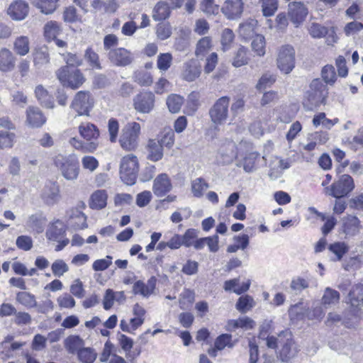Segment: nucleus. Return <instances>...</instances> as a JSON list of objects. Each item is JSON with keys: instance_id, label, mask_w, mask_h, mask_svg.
<instances>
[{"instance_id": "nucleus-28", "label": "nucleus", "mask_w": 363, "mask_h": 363, "mask_svg": "<svg viewBox=\"0 0 363 363\" xmlns=\"http://www.w3.org/2000/svg\"><path fill=\"white\" fill-rule=\"evenodd\" d=\"M69 224L75 229H84L87 228L86 216L77 209H72L69 214Z\"/></svg>"}, {"instance_id": "nucleus-50", "label": "nucleus", "mask_w": 363, "mask_h": 363, "mask_svg": "<svg viewBox=\"0 0 363 363\" xmlns=\"http://www.w3.org/2000/svg\"><path fill=\"white\" fill-rule=\"evenodd\" d=\"M133 80L139 85L143 86H149L153 82L152 74L143 69L134 72Z\"/></svg>"}, {"instance_id": "nucleus-31", "label": "nucleus", "mask_w": 363, "mask_h": 363, "mask_svg": "<svg viewBox=\"0 0 363 363\" xmlns=\"http://www.w3.org/2000/svg\"><path fill=\"white\" fill-rule=\"evenodd\" d=\"M33 65L40 69L50 62V55L47 47L36 48L33 52Z\"/></svg>"}, {"instance_id": "nucleus-26", "label": "nucleus", "mask_w": 363, "mask_h": 363, "mask_svg": "<svg viewBox=\"0 0 363 363\" xmlns=\"http://www.w3.org/2000/svg\"><path fill=\"white\" fill-rule=\"evenodd\" d=\"M147 158L153 162L160 160L163 157V148L160 141L150 139L147 144Z\"/></svg>"}, {"instance_id": "nucleus-38", "label": "nucleus", "mask_w": 363, "mask_h": 363, "mask_svg": "<svg viewBox=\"0 0 363 363\" xmlns=\"http://www.w3.org/2000/svg\"><path fill=\"white\" fill-rule=\"evenodd\" d=\"M289 167V164L286 161L275 157L270 164V172L269 175L272 178H277L282 173L283 170Z\"/></svg>"}, {"instance_id": "nucleus-51", "label": "nucleus", "mask_w": 363, "mask_h": 363, "mask_svg": "<svg viewBox=\"0 0 363 363\" xmlns=\"http://www.w3.org/2000/svg\"><path fill=\"white\" fill-rule=\"evenodd\" d=\"M195 300V293L190 289L184 290L179 296V307L182 310L189 308Z\"/></svg>"}, {"instance_id": "nucleus-22", "label": "nucleus", "mask_w": 363, "mask_h": 363, "mask_svg": "<svg viewBox=\"0 0 363 363\" xmlns=\"http://www.w3.org/2000/svg\"><path fill=\"white\" fill-rule=\"evenodd\" d=\"M78 131L80 136L85 140L86 143H99V130L94 124L90 122L82 123L78 127Z\"/></svg>"}, {"instance_id": "nucleus-21", "label": "nucleus", "mask_w": 363, "mask_h": 363, "mask_svg": "<svg viewBox=\"0 0 363 363\" xmlns=\"http://www.w3.org/2000/svg\"><path fill=\"white\" fill-rule=\"evenodd\" d=\"M308 14V9L301 2H292L289 4V16L296 26L304 21Z\"/></svg>"}, {"instance_id": "nucleus-10", "label": "nucleus", "mask_w": 363, "mask_h": 363, "mask_svg": "<svg viewBox=\"0 0 363 363\" xmlns=\"http://www.w3.org/2000/svg\"><path fill=\"white\" fill-rule=\"evenodd\" d=\"M93 104L89 93L80 91L76 94L70 107L77 113L78 116H88Z\"/></svg>"}, {"instance_id": "nucleus-24", "label": "nucleus", "mask_w": 363, "mask_h": 363, "mask_svg": "<svg viewBox=\"0 0 363 363\" xmlns=\"http://www.w3.org/2000/svg\"><path fill=\"white\" fill-rule=\"evenodd\" d=\"M65 232L66 226L65 223L57 219L49 225L45 235L49 240L59 242L65 234Z\"/></svg>"}, {"instance_id": "nucleus-3", "label": "nucleus", "mask_w": 363, "mask_h": 363, "mask_svg": "<svg viewBox=\"0 0 363 363\" xmlns=\"http://www.w3.org/2000/svg\"><path fill=\"white\" fill-rule=\"evenodd\" d=\"M54 162L66 179L74 180L77 178L79 172V165L76 155L72 154L65 156L59 154L55 157Z\"/></svg>"}, {"instance_id": "nucleus-7", "label": "nucleus", "mask_w": 363, "mask_h": 363, "mask_svg": "<svg viewBox=\"0 0 363 363\" xmlns=\"http://www.w3.org/2000/svg\"><path fill=\"white\" fill-rule=\"evenodd\" d=\"M56 75L63 86L70 87L72 89H78L85 81V78L79 69L70 72L68 66L60 68L57 71Z\"/></svg>"}, {"instance_id": "nucleus-42", "label": "nucleus", "mask_w": 363, "mask_h": 363, "mask_svg": "<svg viewBox=\"0 0 363 363\" xmlns=\"http://www.w3.org/2000/svg\"><path fill=\"white\" fill-rule=\"evenodd\" d=\"M107 194L104 190H98L91 196L90 207L95 209H101L106 206Z\"/></svg>"}, {"instance_id": "nucleus-48", "label": "nucleus", "mask_w": 363, "mask_h": 363, "mask_svg": "<svg viewBox=\"0 0 363 363\" xmlns=\"http://www.w3.org/2000/svg\"><path fill=\"white\" fill-rule=\"evenodd\" d=\"M235 40V34L230 28L223 30L220 35L221 49L223 52L229 50Z\"/></svg>"}, {"instance_id": "nucleus-34", "label": "nucleus", "mask_w": 363, "mask_h": 363, "mask_svg": "<svg viewBox=\"0 0 363 363\" xmlns=\"http://www.w3.org/2000/svg\"><path fill=\"white\" fill-rule=\"evenodd\" d=\"M62 31L60 24L56 21H48L44 26V36L48 41L56 40Z\"/></svg>"}, {"instance_id": "nucleus-15", "label": "nucleus", "mask_w": 363, "mask_h": 363, "mask_svg": "<svg viewBox=\"0 0 363 363\" xmlns=\"http://www.w3.org/2000/svg\"><path fill=\"white\" fill-rule=\"evenodd\" d=\"M201 73V66L195 59H191L182 65L181 77L182 79L191 82L199 77Z\"/></svg>"}, {"instance_id": "nucleus-57", "label": "nucleus", "mask_w": 363, "mask_h": 363, "mask_svg": "<svg viewBox=\"0 0 363 363\" xmlns=\"http://www.w3.org/2000/svg\"><path fill=\"white\" fill-rule=\"evenodd\" d=\"M208 187V184L201 178H196L191 182V191L194 196L201 197Z\"/></svg>"}, {"instance_id": "nucleus-29", "label": "nucleus", "mask_w": 363, "mask_h": 363, "mask_svg": "<svg viewBox=\"0 0 363 363\" xmlns=\"http://www.w3.org/2000/svg\"><path fill=\"white\" fill-rule=\"evenodd\" d=\"M13 49L16 55L25 56L30 52V40L28 36L20 35L15 38Z\"/></svg>"}, {"instance_id": "nucleus-14", "label": "nucleus", "mask_w": 363, "mask_h": 363, "mask_svg": "<svg viewBox=\"0 0 363 363\" xmlns=\"http://www.w3.org/2000/svg\"><path fill=\"white\" fill-rule=\"evenodd\" d=\"M29 12L28 4L23 0H15L9 6L7 14L13 21H23Z\"/></svg>"}, {"instance_id": "nucleus-25", "label": "nucleus", "mask_w": 363, "mask_h": 363, "mask_svg": "<svg viewBox=\"0 0 363 363\" xmlns=\"http://www.w3.org/2000/svg\"><path fill=\"white\" fill-rule=\"evenodd\" d=\"M257 24V21L252 18L241 23L238 28L239 35L245 40L252 38L256 33Z\"/></svg>"}, {"instance_id": "nucleus-32", "label": "nucleus", "mask_w": 363, "mask_h": 363, "mask_svg": "<svg viewBox=\"0 0 363 363\" xmlns=\"http://www.w3.org/2000/svg\"><path fill=\"white\" fill-rule=\"evenodd\" d=\"M30 3L44 14L52 13L57 7L58 0H29Z\"/></svg>"}, {"instance_id": "nucleus-17", "label": "nucleus", "mask_w": 363, "mask_h": 363, "mask_svg": "<svg viewBox=\"0 0 363 363\" xmlns=\"http://www.w3.org/2000/svg\"><path fill=\"white\" fill-rule=\"evenodd\" d=\"M172 184L169 176L162 173L156 177L153 182L152 191L155 196L162 197L169 192Z\"/></svg>"}, {"instance_id": "nucleus-20", "label": "nucleus", "mask_w": 363, "mask_h": 363, "mask_svg": "<svg viewBox=\"0 0 363 363\" xmlns=\"http://www.w3.org/2000/svg\"><path fill=\"white\" fill-rule=\"evenodd\" d=\"M46 122V118L39 108L35 106H29L26 110L27 125L30 128H40Z\"/></svg>"}, {"instance_id": "nucleus-9", "label": "nucleus", "mask_w": 363, "mask_h": 363, "mask_svg": "<svg viewBox=\"0 0 363 363\" xmlns=\"http://www.w3.org/2000/svg\"><path fill=\"white\" fill-rule=\"evenodd\" d=\"M230 98L222 96L219 98L209 111L212 123L218 126L223 125L228 117Z\"/></svg>"}, {"instance_id": "nucleus-16", "label": "nucleus", "mask_w": 363, "mask_h": 363, "mask_svg": "<svg viewBox=\"0 0 363 363\" xmlns=\"http://www.w3.org/2000/svg\"><path fill=\"white\" fill-rule=\"evenodd\" d=\"M157 281V278L154 276L151 277L147 283L142 280H138L133 284V293L135 295H140L144 298H148L154 294Z\"/></svg>"}, {"instance_id": "nucleus-59", "label": "nucleus", "mask_w": 363, "mask_h": 363, "mask_svg": "<svg viewBox=\"0 0 363 363\" xmlns=\"http://www.w3.org/2000/svg\"><path fill=\"white\" fill-rule=\"evenodd\" d=\"M308 287V280L301 277H296L294 278L290 284V288L296 293H301L303 290L306 289Z\"/></svg>"}, {"instance_id": "nucleus-41", "label": "nucleus", "mask_w": 363, "mask_h": 363, "mask_svg": "<svg viewBox=\"0 0 363 363\" xmlns=\"http://www.w3.org/2000/svg\"><path fill=\"white\" fill-rule=\"evenodd\" d=\"M340 293L330 287H327L322 296V304L325 306H331L339 303Z\"/></svg>"}, {"instance_id": "nucleus-35", "label": "nucleus", "mask_w": 363, "mask_h": 363, "mask_svg": "<svg viewBox=\"0 0 363 363\" xmlns=\"http://www.w3.org/2000/svg\"><path fill=\"white\" fill-rule=\"evenodd\" d=\"M310 89L313 91L310 95L312 104H317L323 98V91L325 90V86L320 79H313L311 84Z\"/></svg>"}, {"instance_id": "nucleus-40", "label": "nucleus", "mask_w": 363, "mask_h": 363, "mask_svg": "<svg viewBox=\"0 0 363 363\" xmlns=\"http://www.w3.org/2000/svg\"><path fill=\"white\" fill-rule=\"evenodd\" d=\"M212 38L209 36L201 38L196 43L195 55L198 57H203L212 48Z\"/></svg>"}, {"instance_id": "nucleus-61", "label": "nucleus", "mask_w": 363, "mask_h": 363, "mask_svg": "<svg viewBox=\"0 0 363 363\" xmlns=\"http://www.w3.org/2000/svg\"><path fill=\"white\" fill-rule=\"evenodd\" d=\"M200 7L203 12L208 15H216L219 12V6L214 3V0H202Z\"/></svg>"}, {"instance_id": "nucleus-47", "label": "nucleus", "mask_w": 363, "mask_h": 363, "mask_svg": "<svg viewBox=\"0 0 363 363\" xmlns=\"http://www.w3.org/2000/svg\"><path fill=\"white\" fill-rule=\"evenodd\" d=\"M298 352L296 346L291 339H287L286 343L284 344L281 350L280 356L283 361L288 360L294 357Z\"/></svg>"}, {"instance_id": "nucleus-11", "label": "nucleus", "mask_w": 363, "mask_h": 363, "mask_svg": "<svg viewBox=\"0 0 363 363\" xmlns=\"http://www.w3.org/2000/svg\"><path fill=\"white\" fill-rule=\"evenodd\" d=\"M155 96L152 91H143L133 99L135 109L142 113H150L155 107Z\"/></svg>"}, {"instance_id": "nucleus-45", "label": "nucleus", "mask_w": 363, "mask_h": 363, "mask_svg": "<svg viewBox=\"0 0 363 363\" xmlns=\"http://www.w3.org/2000/svg\"><path fill=\"white\" fill-rule=\"evenodd\" d=\"M251 48L255 55L263 57L266 53V41L262 35H256L251 43Z\"/></svg>"}, {"instance_id": "nucleus-58", "label": "nucleus", "mask_w": 363, "mask_h": 363, "mask_svg": "<svg viewBox=\"0 0 363 363\" xmlns=\"http://www.w3.org/2000/svg\"><path fill=\"white\" fill-rule=\"evenodd\" d=\"M78 357L83 363H93L96 358V353L90 347H85L78 351Z\"/></svg>"}, {"instance_id": "nucleus-27", "label": "nucleus", "mask_w": 363, "mask_h": 363, "mask_svg": "<svg viewBox=\"0 0 363 363\" xmlns=\"http://www.w3.org/2000/svg\"><path fill=\"white\" fill-rule=\"evenodd\" d=\"M69 143L72 145L75 150H79L84 153H92L94 152L99 147V143L95 142H89L85 143L82 140L78 139L76 137L71 138L69 140Z\"/></svg>"}, {"instance_id": "nucleus-44", "label": "nucleus", "mask_w": 363, "mask_h": 363, "mask_svg": "<svg viewBox=\"0 0 363 363\" xmlns=\"http://www.w3.org/2000/svg\"><path fill=\"white\" fill-rule=\"evenodd\" d=\"M259 158V154L257 152H252L246 155L242 162L245 172L247 173L254 172L256 169L257 162Z\"/></svg>"}, {"instance_id": "nucleus-39", "label": "nucleus", "mask_w": 363, "mask_h": 363, "mask_svg": "<svg viewBox=\"0 0 363 363\" xmlns=\"http://www.w3.org/2000/svg\"><path fill=\"white\" fill-rule=\"evenodd\" d=\"M248 50L243 45H240L234 54L232 65L235 67H240L247 65L249 62L247 55Z\"/></svg>"}, {"instance_id": "nucleus-6", "label": "nucleus", "mask_w": 363, "mask_h": 363, "mask_svg": "<svg viewBox=\"0 0 363 363\" xmlns=\"http://www.w3.org/2000/svg\"><path fill=\"white\" fill-rule=\"evenodd\" d=\"M355 185L354 179L349 174H342L340 178L333 182L330 186L323 189V193L335 199H341L347 196L353 191Z\"/></svg>"}, {"instance_id": "nucleus-23", "label": "nucleus", "mask_w": 363, "mask_h": 363, "mask_svg": "<svg viewBox=\"0 0 363 363\" xmlns=\"http://www.w3.org/2000/svg\"><path fill=\"white\" fill-rule=\"evenodd\" d=\"M361 228V222L357 217L348 215L342 218V230L347 236L356 235Z\"/></svg>"}, {"instance_id": "nucleus-33", "label": "nucleus", "mask_w": 363, "mask_h": 363, "mask_svg": "<svg viewBox=\"0 0 363 363\" xmlns=\"http://www.w3.org/2000/svg\"><path fill=\"white\" fill-rule=\"evenodd\" d=\"M170 12L169 4L166 1H160L153 9L152 18L156 21L165 20L170 16Z\"/></svg>"}, {"instance_id": "nucleus-53", "label": "nucleus", "mask_w": 363, "mask_h": 363, "mask_svg": "<svg viewBox=\"0 0 363 363\" xmlns=\"http://www.w3.org/2000/svg\"><path fill=\"white\" fill-rule=\"evenodd\" d=\"M173 57L169 52L160 53L157 56V67L161 72L167 71L172 65Z\"/></svg>"}, {"instance_id": "nucleus-46", "label": "nucleus", "mask_w": 363, "mask_h": 363, "mask_svg": "<svg viewBox=\"0 0 363 363\" xmlns=\"http://www.w3.org/2000/svg\"><path fill=\"white\" fill-rule=\"evenodd\" d=\"M166 103L169 111L176 113L180 111L184 104V98L180 95L172 94L168 96Z\"/></svg>"}, {"instance_id": "nucleus-63", "label": "nucleus", "mask_w": 363, "mask_h": 363, "mask_svg": "<svg viewBox=\"0 0 363 363\" xmlns=\"http://www.w3.org/2000/svg\"><path fill=\"white\" fill-rule=\"evenodd\" d=\"M322 77L327 84H333L336 80V74L334 67L332 65H325L322 69Z\"/></svg>"}, {"instance_id": "nucleus-30", "label": "nucleus", "mask_w": 363, "mask_h": 363, "mask_svg": "<svg viewBox=\"0 0 363 363\" xmlns=\"http://www.w3.org/2000/svg\"><path fill=\"white\" fill-rule=\"evenodd\" d=\"M35 95L42 106L48 108H54L55 104L52 96L42 85L35 87Z\"/></svg>"}, {"instance_id": "nucleus-43", "label": "nucleus", "mask_w": 363, "mask_h": 363, "mask_svg": "<svg viewBox=\"0 0 363 363\" xmlns=\"http://www.w3.org/2000/svg\"><path fill=\"white\" fill-rule=\"evenodd\" d=\"M328 250L333 255L331 259L333 261H340L347 252L349 247L345 242H337L330 245Z\"/></svg>"}, {"instance_id": "nucleus-54", "label": "nucleus", "mask_w": 363, "mask_h": 363, "mask_svg": "<svg viewBox=\"0 0 363 363\" xmlns=\"http://www.w3.org/2000/svg\"><path fill=\"white\" fill-rule=\"evenodd\" d=\"M255 301L253 298L248 296H243L239 298L237 303L236 308L241 313H246L255 306Z\"/></svg>"}, {"instance_id": "nucleus-13", "label": "nucleus", "mask_w": 363, "mask_h": 363, "mask_svg": "<svg viewBox=\"0 0 363 363\" xmlns=\"http://www.w3.org/2000/svg\"><path fill=\"white\" fill-rule=\"evenodd\" d=\"M107 57L113 65L118 67L128 65L133 60L131 53L123 48L111 50L108 52Z\"/></svg>"}, {"instance_id": "nucleus-2", "label": "nucleus", "mask_w": 363, "mask_h": 363, "mask_svg": "<svg viewBox=\"0 0 363 363\" xmlns=\"http://www.w3.org/2000/svg\"><path fill=\"white\" fill-rule=\"evenodd\" d=\"M141 132L140 125L137 122L127 123L121 130L118 142L121 147L125 151H134L139 145Z\"/></svg>"}, {"instance_id": "nucleus-56", "label": "nucleus", "mask_w": 363, "mask_h": 363, "mask_svg": "<svg viewBox=\"0 0 363 363\" xmlns=\"http://www.w3.org/2000/svg\"><path fill=\"white\" fill-rule=\"evenodd\" d=\"M323 307L317 303L313 305L311 308L308 309L306 313V316L308 320L320 322L324 316Z\"/></svg>"}, {"instance_id": "nucleus-37", "label": "nucleus", "mask_w": 363, "mask_h": 363, "mask_svg": "<svg viewBox=\"0 0 363 363\" xmlns=\"http://www.w3.org/2000/svg\"><path fill=\"white\" fill-rule=\"evenodd\" d=\"M84 58L89 65L94 69H102L99 54L91 47H89L84 51Z\"/></svg>"}, {"instance_id": "nucleus-19", "label": "nucleus", "mask_w": 363, "mask_h": 363, "mask_svg": "<svg viewBox=\"0 0 363 363\" xmlns=\"http://www.w3.org/2000/svg\"><path fill=\"white\" fill-rule=\"evenodd\" d=\"M242 0H226L221 8L223 14L229 19L239 18L243 12Z\"/></svg>"}, {"instance_id": "nucleus-62", "label": "nucleus", "mask_w": 363, "mask_h": 363, "mask_svg": "<svg viewBox=\"0 0 363 363\" xmlns=\"http://www.w3.org/2000/svg\"><path fill=\"white\" fill-rule=\"evenodd\" d=\"M52 272L56 277H62L69 271V267L62 259H56L51 266Z\"/></svg>"}, {"instance_id": "nucleus-52", "label": "nucleus", "mask_w": 363, "mask_h": 363, "mask_svg": "<svg viewBox=\"0 0 363 363\" xmlns=\"http://www.w3.org/2000/svg\"><path fill=\"white\" fill-rule=\"evenodd\" d=\"M16 134L8 130H0V150L13 146Z\"/></svg>"}, {"instance_id": "nucleus-64", "label": "nucleus", "mask_w": 363, "mask_h": 363, "mask_svg": "<svg viewBox=\"0 0 363 363\" xmlns=\"http://www.w3.org/2000/svg\"><path fill=\"white\" fill-rule=\"evenodd\" d=\"M308 30L310 35L314 38H323L328 33V29L326 27L316 23H313L310 26Z\"/></svg>"}, {"instance_id": "nucleus-49", "label": "nucleus", "mask_w": 363, "mask_h": 363, "mask_svg": "<svg viewBox=\"0 0 363 363\" xmlns=\"http://www.w3.org/2000/svg\"><path fill=\"white\" fill-rule=\"evenodd\" d=\"M16 301L27 308H34L37 306V301L34 295L26 292L21 291L16 294Z\"/></svg>"}, {"instance_id": "nucleus-4", "label": "nucleus", "mask_w": 363, "mask_h": 363, "mask_svg": "<svg viewBox=\"0 0 363 363\" xmlns=\"http://www.w3.org/2000/svg\"><path fill=\"white\" fill-rule=\"evenodd\" d=\"M139 161L133 154H128L122 157L120 163V177L127 185L135 183L138 172Z\"/></svg>"}, {"instance_id": "nucleus-1", "label": "nucleus", "mask_w": 363, "mask_h": 363, "mask_svg": "<svg viewBox=\"0 0 363 363\" xmlns=\"http://www.w3.org/2000/svg\"><path fill=\"white\" fill-rule=\"evenodd\" d=\"M346 303L350 305L354 321L352 323L345 322V325L347 328H354L362 317L363 285L357 284L352 287L347 296Z\"/></svg>"}, {"instance_id": "nucleus-55", "label": "nucleus", "mask_w": 363, "mask_h": 363, "mask_svg": "<svg viewBox=\"0 0 363 363\" xmlns=\"http://www.w3.org/2000/svg\"><path fill=\"white\" fill-rule=\"evenodd\" d=\"M264 16H273L278 9V0H260Z\"/></svg>"}, {"instance_id": "nucleus-60", "label": "nucleus", "mask_w": 363, "mask_h": 363, "mask_svg": "<svg viewBox=\"0 0 363 363\" xmlns=\"http://www.w3.org/2000/svg\"><path fill=\"white\" fill-rule=\"evenodd\" d=\"M119 123L115 118H111L108 123V131L111 143H116L118 136Z\"/></svg>"}, {"instance_id": "nucleus-18", "label": "nucleus", "mask_w": 363, "mask_h": 363, "mask_svg": "<svg viewBox=\"0 0 363 363\" xmlns=\"http://www.w3.org/2000/svg\"><path fill=\"white\" fill-rule=\"evenodd\" d=\"M16 60L15 54L9 48L0 49V72L7 73L14 70Z\"/></svg>"}, {"instance_id": "nucleus-5", "label": "nucleus", "mask_w": 363, "mask_h": 363, "mask_svg": "<svg viewBox=\"0 0 363 363\" xmlns=\"http://www.w3.org/2000/svg\"><path fill=\"white\" fill-rule=\"evenodd\" d=\"M276 63L277 68L284 74H290L296 65V51L289 44L282 45L277 50Z\"/></svg>"}, {"instance_id": "nucleus-12", "label": "nucleus", "mask_w": 363, "mask_h": 363, "mask_svg": "<svg viewBox=\"0 0 363 363\" xmlns=\"http://www.w3.org/2000/svg\"><path fill=\"white\" fill-rule=\"evenodd\" d=\"M40 196L44 203L48 206L57 203L61 199L59 185L55 182H48L43 187Z\"/></svg>"}, {"instance_id": "nucleus-8", "label": "nucleus", "mask_w": 363, "mask_h": 363, "mask_svg": "<svg viewBox=\"0 0 363 363\" xmlns=\"http://www.w3.org/2000/svg\"><path fill=\"white\" fill-rule=\"evenodd\" d=\"M248 146L249 143L244 141H241L238 145L233 141H226L220 148L218 160L223 164H230L240 152Z\"/></svg>"}, {"instance_id": "nucleus-36", "label": "nucleus", "mask_w": 363, "mask_h": 363, "mask_svg": "<svg viewBox=\"0 0 363 363\" xmlns=\"http://www.w3.org/2000/svg\"><path fill=\"white\" fill-rule=\"evenodd\" d=\"M84 345V340L79 335H69L64 340L65 348L69 354L78 352Z\"/></svg>"}]
</instances>
